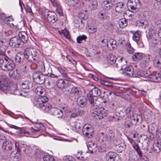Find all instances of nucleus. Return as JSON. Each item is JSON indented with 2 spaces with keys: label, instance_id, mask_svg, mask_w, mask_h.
I'll return each mask as SVG.
<instances>
[{
  "label": "nucleus",
  "instance_id": "33",
  "mask_svg": "<svg viewBox=\"0 0 161 161\" xmlns=\"http://www.w3.org/2000/svg\"><path fill=\"white\" fill-rule=\"evenodd\" d=\"M148 78L150 80L152 81L158 82L161 81L159 73L155 75L151 74L150 73Z\"/></svg>",
  "mask_w": 161,
  "mask_h": 161
},
{
  "label": "nucleus",
  "instance_id": "23",
  "mask_svg": "<svg viewBox=\"0 0 161 161\" xmlns=\"http://www.w3.org/2000/svg\"><path fill=\"white\" fill-rule=\"evenodd\" d=\"M107 46L111 50L116 49L117 48L116 41L113 39H110L108 41Z\"/></svg>",
  "mask_w": 161,
  "mask_h": 161
},
{
  "label": "nucleus",
  "instance_id": "58",
  "mask_svg": "<svg viewBox=\"0 0 161 161\" xmlns=\"http://www.w3.org/2000/svg\"><path fill=\"white\" fill-rule=\"evenodd\" d=\"M63 160L65 161H73L75 160L70 155H66L64 156L63 157Z\"/></svg>",
  "mask_w": 161,
  "mask_h": 161
},
{
  "label": "nucleus",
  "instance_id": "46",
  "mask_svg": "<svg viewBox=\"0 0 161 161\" xmlns=\"http://www.w3.org/2000/svg\"><path fill=\"white\" fill-rule=\"evenodd\" d=\"M119 23L120 27L122 28L126 27L128 24L127 21L125 19H120Z\"/></svg>",
  "mask_w": 161,
  "mask_h": 161
},
{
  "label": "nucleus",
  "instance_id": "28",
  "mask_svg": "<svg viewBox=\"0 0 161 161\" xmlns=\"http://www.w3.org/2000/svg\"><path fill=\"white\" fill-rule=\"evenodd\" d=\"M106 138L108 141L111 142H114L117 138L115 133L111 130L109 131Z\"/></svg>",
  "mask_w": 161,
  "mask_h": 161
},
{
  "label": "nucleus",
  "instance_id": "31",
  "mask_svg": "<svg viewBox=\"0 0 161 161\" xmlns=\"http://www.w3.org/2000/svg\"><path fill=\"white\" fill-rule=\"evenodd\" d=\"M103 4L104 5V8L105 9L109 10L114 5V1L112 0H105L103 1Z\"/></svg>",
  "mask_w": 161,
  "mask_h": 161
},
{
  "label": "nucleus",
  "instance_id": "34",
  "mask_svg": "<svg viewBox=\"0 0 161 161\" xmlns=\"http://www.w3.org/2000/svg\"><path fill=\"white\" fill-rule=\"evenodd\" d=\"M35 92L37 95L40 96L39 97L45 96H44L45 94V90L42 86H40L37 87L36 89Z\"/></svg>",
  "mask_w": 161,
  "mask_h": 161
},
{
  "label": "nucleus",
  "instance_id": "25",
  "mask_svg": "<svg viewBox=\"0 0 161 161\" xmlns=\"http://www.w3.org/2000/svg\"><path fill=\"white\" fill-rule=\"evenodd\" d=\"M124 4L121 2H119L116 4L115 6V10L116 12L119 13H125V9Z\"/></svg>",
  "mask_w": 161,
  "mask_h": 161
},
{
  "label": "nucleus",
  "instance_id": "38",
  "mask_svg": "<svg viewBox=\"0 0 161 161\" xmlns=\"http://www.w3.org/2000/svg\"><path fill=\"white\" fill-rule=\"evenodd\" d=\"M138 116L136 114H133L130 117V121L131 124L135 125L137 124L139 122V118ZM140 117V116H139Z\"/></svg>",
  "mask_w": 161,
  "mask_h": 161
},
{
  "label": "nucleus",
  "instance_id": "3",
  "mask_svg": "<svg viewBox=\"0 0 161 161\" xmlns=\"http://www.w3.org/2000/svg\"><path fill=\"white\" fill-rule=\"evenodd\" d=\"M26 53L25 50L23 53L22 52H20L17 53L15 58V60L16 63L22 64L23 63L24 64L21 66V69L24 71H26V69L27 67V65L26 63L27 61H28V54Z\"/></svg>",
  "mask_w": 161,
  "mask_h": 161
},
{
  "label": "nucleus",
  "instance_id": "19",
  "mask_svg": "<svg viewBox=\"0 0 161 161\" xmlns=\"http://www.w3.org/2000/svg\"><path fill=\"white\" fill-rule=\"evenodd\" d=\"M47 16V20L49 22L54 23L57 20V15L54 12L48 11Z\"/></svg>",
  "mask_w": 161,
  "mask_h": 161
},
{
  "label": "nucleus",
  "instance_id": "2",
  "mask_svg": "<svg viewBox=\"0 0 161 161\" xmlns=\"http://www.w3.org/2000/svg\"><path fill=\"white\" fill-rule=\"evenodd\" d=\"M15 67V63L7 56L3 55V57L0 58V68L5 71L13 70Z\"/></svg>",
  "mask_w": 161,
  "mask_h": 161
},
{
  "label": "nucleus",
  "instance_id": "44",
  "mask_svg": "<svg viewBox=\"0 0 161 161\" xmlns=\"http://www.w3.org/2000/svg\"><path fill=\"white\" fill-rule=\"evenodd\" d=\"M78 17L81 19H87V12L86 10H82L79 14Z\"/></svg>",
  "mask_w": 161,
  "mask_h": 161
},
{
  "label": "nucleus",
  "instance_id": "1",
  "mask_svg": "<svg viewBox=\"0 0 161 161\" xmlns=\"http://www.w3.org/2000/svg\"><path fill=\"white\" fill-rule=\"evenodd\" d=\"M48 99L46 96L39 97L35 103V106L43 112L47 113L52 108V106L47 103Z\"/></svg>",
  "mask_w": 161,
  "mask_h": 161
},
{
  "label": "nucleus",
  "instance_id": "22",
  "mask_svg": "<svg viewBox=\"0 0 161 161\" xmlns=\"http://www.w3.org/2000/svg\"><path fill=\"white\" fill-rule=\"evenodd\" d=\"M8 43L6 41H4L2 40L0 41V54L1 55H4L5 52L7 49V45Z\"/></svg>",
  "mask_w": 161,
  "mask_h": 161
},
{
  "label": "nucleus",
  "instance_id": "32",
  "mask_svg": "<svg viewBox=\"0 0 161 161\" xmlns=\"http://www.w3.org/2000/svg\"><path fill=\"white\" fill-rule=\"evenodd\" d=\"M148 23L147 20L146 19H142L138 20L136 22V25L142 28H145L148 26Z\"/></svg>",
  "mask_w": 161,
  "mask_h": 161
},
{
  "label": "nucleus",
  "instance_id": "7",
  "mask_svg": "<svg viewBox=\"0 0 161 161\" xmlns=\"http://www.w3.org/2000/svg\"><path fill=\"white\" fill-rule=\"evenodd\" d=\"M82 132L88 138L91 137L94 134L92 126L90 124H85L83 127Z\"/></svg>",
  "mask_w": 161,
  "mask_h": 161
},
{
  "label": "nucleus",
  "instance_id": "42",
  "mask_svg": "<svg viewBox=\"0 0 161 161\" xmlns=\"http://www.w3.org/2000/svg\"><path fill=\"white\" fill-rule=\"evenodd\" d=\"M143 54H144L142 53H136L132 56V58L134 60H140L142 58Z\"/></svg>",
  "mask_w": 161,
  "mask_h": 161
},
{
  "label": "nucleus",
  "instance_id": "37",
  "mask_svg": "<svg viewBox=\"0 0 161 161\" xmlns=\"http://www.w3.org/2000/svg\"><path fill=\"white\" fill-rule=\"evenodd\" d=\"M97 147V145L92 142H89L87 145V148L89 153H92L96 152L94 150H93V149Z\"/></svg>",
  "mask_w": 161,
  "mask_h": 161
},
{
  "label": "nucleus",
  "instance_id": "48",
  "mask_svg": "<svg viewBox=\"0 0 161 161\" xmlns=\"http://www.w3.org/2000/svg\"><path fill=\"white\" fill-rule=\"evenodd\" d=\"M155 33L152 30L148 32L147 35V37L148 40L149 42L150 40H152L153 38L155 37Z\"/></svg>",
  "mask_w": 161,
  "mask_h": 161
},
{
  "label": "nucleus",
  "instance_id": "9",
  "mask_svg": "<svg viewBox=\"0 0 161 161\" xmlns=\"http://www.w3.org/2000/svg\"><path fill=\"white\" fill-rule=\"evenodd\" d=\"M142 32L140 31H135L133 33L132 38L133 40L136 42L139 47H143L144 45L141 39Z\"/></svg>",
  "mask_w": 161,
  "mask_h": 161
},
{
  "label": "nucleus",
  "instance_id": "64",
  "mask_svg": "<svg viewBox=\"0 0 161 161\" xmlns=\"http://www.w3.org/2000/svg\"><path fill=\"white\" fill-rule=\"evenodd\" d=\"M101 42L102 43V45L103 46H107L108 41V40L105 39H103L102 40H101Z\"/></svg>",
  "mask_w": 161,
  "mask_h": 161
},
{
  "label": "nucleus",
  "instance_id": "53",
  "mask_svg": "<svg viewBox=\"0 0 161 161\" xmlns=\"http://www.w3.org/2000/svg\"><path fill=\"white\" fill-rule=\"evenodd\" d=\"M126 46L127 47V51L128 52L132 54L134 52V50L133 48L131 46L129 42H127L126 44Z\"/></svg>",
  "mask_w": 161,
  "mask_h": 161
},
{
  "label": "nucleus",
  "instance_id": "57",
  "mask_svg": "<svg viewBox=\"0 0 161 161\" xmlns=\"http://www.w3.org/2000/svg\"><path fill=\"white\" fill-rule=\"evenodd\" d=\"M93 97L92 95H89V93L87 95L88 99L90 102V104L92 106H94L95 104Z\"/></svg>",
  "mask_w": 161,
  "mask_h": 161
},
{
  "label": "nucleus",
  "instance_id": "61",
  "mask_svg": "<svg viewBox=\"0 0 161 161\" xmlns=\"http://www.w3.org/2000/svg\"><path fill=\"white\" fill-rule=\"evenodd\" d=\"M56 11L60 15H63V11L62 7L61 6L56 8Z\"/></svg>",
  "mask_w": 161,
  "mask_h": 161
},
{
  "label": "nucleus",
  "instance_id": "26",
  "mask_svg": "<svg viewBox=\"0 0 161 161\" xmlns=\"http://www.w3.org/2000/svg\"><path fill=\"white\" fill-rule=\"evenodd\" d=\"M153 149L156 153H158L161 148V138L156 142H154L153 144Z\"/></svg>",
  "mask_w": 161,
  "mask_h": 161
},
{
  "label": "nucleus",
  "instance_id": "21",
  "mask_svg": "<svg viewBox=\"0 0 161 161\" xmlns=\"http://www.w3.org/2000/svg\"><path fill=\"white\" fill-rule=\"evenodd\" d=\"M123 73L125 75L128 77H131L134 75V69L132 66H127L125 68Z\"/></svg>",
  "mask_w": 161,
  "mask_h": 161
},
{
  "label": "nucleus",
  "instance_id": "20",
  "mask_svg": "<svg viewBox=\"0 0 161 161\" xmlns=\"http://www.w3.org/2000/svg\"><path fill=\"white\" fill-rule=\"evenodd\" d=\"M108 62L111 64H114V66L116 68L118 67V64L117 63V58L114 55L109 54L107 57Z\"/></svg>",
  "mask_w": 161,
  "mask_h": 161
},
{
  "label": "nucleus",
  "instance_id": "43",
  "mask_svg": "<svg viewBox=\"0 0 161 161\" xmlns=\"http://www.w3.org/2000/svg\"><path fill=\"white\" fill-rule=\"evenodd\" d=\"M43 161H54V159L52 156L48 153H45L43 157Z\"/></svg>",
  "mask_w": 161,
  "mask_h": 161
},
{
  "label": "nucleus",
  "instance_id": "47",
  "mask_svg": "<svg viewBox=\"0 0 161 161\" xmlns=\"http://www.w3.org/2000/svg\"><path fill=\"white\" fill-rule=\"evenodd\" d=\"M153 18H154V22L155 23V25L160 28H161V19H159L157 16H156V17L155 16L153 17Z\"/></svg>",
  "mask_w": 161,
  "mask_h": 161
},
{
  "label": "nucleus",
  "instance_id": "50",
  "mask_svg": "<svg viewBox=\"0 0 161 161\" xmlns=\"http://www.w3.org/2000/svg\"><path fill=\"white\" fill-rule=\"evenodd\" d=\"M87 36L84 35L78 36L76 39V41L78 43H81L83 40L85 41L87 39Z\"/></svg>",
  "mask_w": 161,
  "mask_h": 161
},
{
  "label": "nucleus",
  "instance_id": "63",
  "mask_svg": "<svg viewBox=\"0 0 161 161\" xmlns=\"http://www.w3.org/2000/svg\"><path fill=\"white\" fill-rule=\"evenodd\" d=\"M19 130L18 133L19 135L22 136L25 134V130H24V128H19Z\"/></svg>",
  "mask_w": 161,
  "mask_h": 161
},
{
  "label": "nucleus",
  "instance_id": "13",
  "mask_svg": "<svg viewBox=\"0 0 161 161\" xmlns=\"http://www.w3.org/2000/svg\"><path fill=\"white\" fill-rule=\"evenodd\" d=\"M19 143L18 142H15L16 150L12 151L10 154L11 157L14 159V160L19 159L20 151L19 149Z\"/></svg>",
  "mask_w": 161,
  "mask_h": 161
},
{
  "label": "nucleus",
  "instance_id": "62",
  "mask_svg": "<svg viewBox=\"0 0 161 161\" xmlns=\"http://www.w3.org/2000/svg\"><path fill=\"white\" fill-rule=\"evenodd\" d=\"M50 0L54 7H56V8H57L58 7H59L60 6L59 2H58L55 0H53H53Z\"/></svg>",
  "mask_w": 161,
  "mask_h": 161
},
{
  "label": "nucleus",
  "instance_id": "14",
  "mask_svg": "<svg viewBox=\"0 0 161 161\" xmlns=\"http://www.w3.org/2000/svg\"><path fill=\"white\" fill-rule=\"evenodd\" d=\"M21 43L20 38H19L18 37L16 36L12 37L9 40L10 46L14 48L18 47Z\"/></svg>",
  "mask_w": 161,
  "mask_h": 161
},
{
  "label": "nucleus",
  "instance_id": "5",
  "mask_svg": "<svg viewBox=\"0 0 161 161\" xmlns=\"http://www.w3.org/2000/svg\"><path fill=\"white\" fill-rule=\"evenodd\" d=\"M8 78L5 75H0V89L5 92L10 90L11 86L7 83Z\"/></svg>",
  "mask_w": 161,
  "mask_h": 161
},
{
  "label": "nucleus",
  "instance_id": "30",
  "mask_svg": "<svg viewBox=\"0 0 161 161\" xmlns=\"http://www.w3.org/2000/svg\"><path fill=\"white\" fill-rule=\"evenodd\" d=\"M56 85L58 88L62 89L65 88L66 86V83L65 80L62 79H58L56 82Z\"/></svg>",
  "mask_w": 161,
  "mask_h": 161
},
{
  "label": "nucleus",
  "instance_id": "10",
  "mask_svg": "<svg viewBox=\"0 0 161 161\" xmlns=\"http://www.w3.org/2000/svg\"><path fill=\"white\" fill-rule=\"evenodd\" d=\"M92 113L94 116H97L99 119L103 118L108 115L107 112L103 108H96L93 110Z\"/></svg>",
  "mask_w": 161,
  "mask_h": 161
},
{
  "label": "nucleus",
  "instance_id": "6",
  "mask_svg": "<svg viewBox=\"0 0 161 161\" xmlns=\"http://www.w3.org/2000/svg\"><path fill=\"white\" fill-rule=\"evenodd\" d=\"M127 5L129 9L130 8L133 12L138 11L141 7L140 0H128Z\"/></svg>",
  "mask_w": 161,
  "mask_h": 161
},
{
  "label": "nucleus",
  "instance_id": "17",
  "mask_svg": "<svg viewBox=\"0 0 161 161\" xmlns=\"http://www.w3.org/2000/svg\"><path fill=\"white\" fill-rule=\"evenodd\" d=\"M150 74V72L149 70H137L134 75V76L135 77L141 76L148 78Z\"/></svg>",
  "mask_w": 161,
  "mask_h": 161
},
{
  "label": "nucleus",
  "instance_id": "60",
  "mask_svg": "<svg viewBox=\"0 0 161 161\" xmlns=\"http://www.w3.org/2000/svg\"><path fill=\"white\" fill-rule=\"evenodd\" d=\"M68 1L69 2H70L69 4L70 5L73 6H75L79 3V0H69Z\"/></svg>",
  "mask_w": 161,
  "mask_h": 161
},
{
  "label": "nucleus",
  "instance_id": "55",
  "mask_svg": "<svg viewBox=\"0 0 161 161\" xmlns=\"http://www.w3.org/2000/svg\"><path fill=\"white\" fill-rule=\"evenodd\" d=\"M154 64L155 67L158 68L161 67V58H159L154 61Z\"/></svg>",
  "mask_w": 161,
  "mask_h": 161
},
{
  "label": "nucleus",
  "instance_id": "36",
  "mask_svg": "<svg viewBox=\"0 0 161 161\" xmlns=\"http://www.w3.org/2000/svg\"><path fill=\"white\" fill-rule=\"evenodd\" d=\"M34 126L35 128H37V130H38V132L40 131L41 132L43 131L46 129V127L44 125L40 122H34Z\"/></svg>",
  "mask_w": 161,
  "mask_h": 161
},
{
  "label": "nucleus",
  "instance_id": "52",
  "mask_svg": "<svg viewBox=\"0 0 161 161\" xmlns=\"http://www.w3.org/2000/svg\"><path fill=\"white\" fill-rule=\"evenodd\" d=\"M79 97H80L79 96L75 94H74L71 92H70V93L69 95V98L71 100H73V101H75L76 99H77V98Z\"/></svg>",
  "mask_w": 161,
  "mask_h": 161
},
{
  "label": "nucleus",
  "instance_id": "49",
  "mask_svg": "<svg viewBox=\"0 0 161 161\" xmlns=\"http://www.w3.org/2000/svg\"><path fill=\"white\" fill-rule=\"evenodd\" d=\"M133 148L136 151V153L139 156H142V151L140 150V148L138 144H136L133 146Z\"/></svg>",
  "mask_w": 161,
  "mask_h": 161
},
{
  "label": "nucleus",
  "instance_id": "24",
  "mask_svg": "<svg viewBox=\"0 0 161 161\" xmlns=\"http://www.w3.org/2000/svg\"><path fill=\"white\" fill-rule=\"evenodd\" d=\"M102 92L100 89L95 87L90 91L89 93L93 97H97L101 95Z\"/></svg>",
  "mask_w": 161,
  "mask_h": 161
},
{
  "label": "nucleus",
  "instance_id": "41",
  "mask_svg": "<svg viewBox=\"0 0 161 161\" xmlns=\"http://www.w3.org/2000/svg\"><path fill=\"white\" fill-rule=\"evenodd\" d=\"M84 111L83 110L76 109L75 112L72 113L70 117L71 118H75L77 116H80L84 114Z\"/></svg>",
  "mask_w": 161,
  "mask_h": 161
},
{
  "label": "nucleus",
  "instance_id": "40",
  "mask_svg": "<svg viewBox=\"0 0 161 161\" xmlns=\"http://www.w3.org/2000/svg\"><path fill=\"white\" fill-rule=\"evenodd\" d=\"M53 114L58 118H62L63 116L62 111L60 109L57 108L53 109Z\"/></svg>",
  "mask_w": 161,
  "mask_h": 161
},
{
  "label": "nucleus",
  "instance_id": "39",
  "mask_svg": "<svg viewBox=\"0 0 161 161\" xmlns=\"http://www.w3.org/2000/svg\"><path fill=\"white\" fill-rule=\"evenodd\" d=\"M45 153V152L42 150L37 149L35 152V155L37 159H39V158H43Z\"/></svg>",
  "mask_w": 161,
  "mask_h": 161
},
{
  "label": "nucleus",
  "instance_id": "51",
  "mask_svg": "<svg viewBox=\"0 0 161 161\" xmlns=\"http://www.w3.org/2000/svg\"><path fill=\"white\" fill-rule=\"evenodd\" d=\"M39 64H40L37 66L39 70L41 72L44 71L45 70V67L43 62L40 61Z\"/></svg>",
  "mask_w": 161,
  "mask_h": 161
},
{
  "label": "nucleus",
  "instance_id": "27",
  "mask_svg": "<svg viewBox=\"0 0 161 161\" xmlns=\"http://www.w3.org/2000/svg\"><path fill=\"white\" fill-rule=\"evenodd\" d=\"M118 140H116V142L115 143L116 145V150L119 153H121L123 151L125 150L126 148V145L123 143L121 142L120 144H118L117 141Z\"/></svg>",
  "mask_w": 161,
  "mask_h": 161
},
{
  "label": "nucleus",
  "instance_id": "35",
  "mask_svg": "<svg viewBox=\"0 0 161 161\" xmlns=\"http://www.w3.org/2000/svg\"><path fill=\"white\" fill-rule=\"evenodd\" d=\"M160 41L158 38L155 37L153 38L152 40H150L149 42L152 45L151 47L153 51H155L156 50L155 49H154L155 48V46Z\"/></svg>",
  "mask_w": 161,
  "mask_h": 161
},
{
  "label": "nucleus",
  "instance_id": "59",
  "mask_svg": "<svg viewBox=\"0 0 161 161\" xmlns=\"http://www.w3.org/2000/svg\"><path fill=\"white\" fill-rule=\"evenodd\" d=\"M75 24L76 27H78L79 28L82 26V25H83L82 23V21L81 20H80V21H77L76 20H75Z\"/></svg>",
  "mask_w": 161,
  "mask_h": 161
},
{
  "label": "nucleus",
  "instance_id": "45",
  "mask_svg": "<svg viewBox=\"0 0 161 161\" xmlns=\"http://www.w3.org/2000/svg\"><path fill=\"white\" fill-rule=\"evenodd\" d=\"M90 8L92 10L96 9L98 6V3L96 0H92L90 3Z\"/></svg>",
  "mask_w": 161,
  "mask_h": 161
},
{
  "label": "nucleus",
  "instance_id": "16",
  "mask_svg": "<svg viewBox=\"0 0 161 161\" xmlns=\"http://www.w3.org/2000/svg\"><path fill=\"white\" fill-rule=\"evenodd\" d=\"M12 142L8 140H6L3 143L2 146V150L7 152L12 149Z\"/></svg>",
  "mask_w": 161,
  "mask_h": 161
},
{
  "label": "nucleus",
  "instance_id": "8",
  "mask_svg": "<svg viewBox=\"0 0 161 161\" xmlns=\"http://www.w3.org/2000/svg\"><path fill=\"white\" fill-rule=\"evenodd\" d=\"M32 78L36 83L41 84L44 82L46 76L41 73L35 72L32 75Z\"/></svg>",
  "mask_w": 161,
  "mask_h": 161
},
{
  "label": "nucleus",
  "instance_id": "54",
  "mask_svg": "<svg viewBox=\"0 0 161 161\" xmlns=\"http://www.w3.org/2000/svg\"><path fill=\"white\" fill-rule=\"evenodd\" d=\"M13 20L14 19L12 18V16L7 17L3 20L4 22L8 24H10V22H12Z\"/></svg>",
  "mask_w": 161,
  "mask_h": 161
},
{
  "label": "nucleus",
  "instance_id": "29",
  "mask_svg": "<svg viewBox=\"0 0 161 161\" xmlns=\"http://www.w3.org/2000/svg\"><path fill=\"white\" fill-rule=\"evenodd\" d=\"M19 38H20V40L21 42H22L23 43L26 42L28 37L26 33L24 31L19 32L18 34Z\"/></svg>",
  "mask_w": 161,
  "mask_h": 161
},
{
  "label": "nucleus",
  "instance_id": "18",
  "mask_svg": "<svg viewBox=\"0 0 161 161\" xmlns=\"http://www.w3.org/2000/svg\"><path fill=\"white\" fill-rule=\"evenodd\" d=\"M87 100L85 96H80L77 98V103L78 105L80 107H84L86 106L87 104Z\"/></svg>",
  "mask_w": 161,
  "mask_h": 161
},
{
  "label": "nucleus",
  "instance_id": "11",
  "mask_svg": "<svg viewBox=\"0 0 161 161\" xmlns=\"http://www.w3.org/2000/svg\"><path fill=\"white\" fill-rule=\"evenodd\" d=\"M105 158L107 161H118L119 160H120V156L113 152L107 153L105 155Z\"/></svg>",
  "mask_w": 161,
  "mask_h": 161
},
{
  "label": "nucleus",
  "instance_id": "12",
  "mask_svg": "<svg viewBox=\"0 0 161 161\" xmlns=\"http://www.w3.org/2000/svg\"><path fill=\"white\" fill-rule=\"evenodd\" d=\"M56 69L65 80L68 82H74L73 80L68 76L66 71L62 67H57Z\"/></svg>",
  "mask_w": 161,
  "mask_h": 161
},
{
  "label": "nucleus",
  "instance_id": "56",
  "mask_svg": "<svg viewBox=\"0 0 161 161\" xmlns=\"http://www.w3.org/2000/svg\"><path fill=\"white\" fill-rule=\"evenodd\" d=\"M71 92L79 96V88L76 87H73L71 89Z\"/></svg>",
  "mask_w": 161,
  "mask_h": 161
},
{
  "label": "nucleus",
  "instance_id": "4",
  "mask_svg": "<svg viewBox=\"0 0 161 161\" xmlns=\"http://www.w3.org/2000/svg\"><path fill=\"white\" fill-rule=\"evenodd\" d=\"M26 53H28L29 57L28 61L30 62H32L34 64H36L39 62V58L38 55H39V51L36 49H32L29 50L26 49L25 50Z\"/></svg>",
  "mask_w": 161,
  "mask_h": 161
},
{
  "label": "nucleus",
  "instance_id": "15",
  "mask_svg": "<svg viewBox=\"0 0 161 161\" xmlns=\"http://www.w3.org/2000/svg\"><path fill=\"white\" fill-rule=\"evenodd\" d=\"M20 87L24 89H30L32 88L33 86L32 83L29 81H21L19 83Z\"/></svg>",
  "mask_w": 161,
  "mask_h": 161
}]
</instances>
